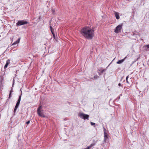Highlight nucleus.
<instances>
[{
    "mask_svg": "<svg viewBox=\"0 0 149 149\" xmlns=\"http://www.w3.org/2000/svg\"><path fill=\"white\" fill-rule=\"evenodd\" d=\"M13 92V90H11L10 91V93H12Z\"/></svg>",
    "mask_w": 149,
    "mask_h": 149,
    "instance_id": "29",
    "label": "nucleus"
},
{
    "mask_svg": "<svg viewBox=\"0 0 149 149\" xmlns=\"http://www.w3.org/2000/svg\"><path fill=\"white\" fill-rule=\"evenodd\" d=\"M146 47H147L148 48H149V45H147L146 46Z\"/></svg>",
    "mask_w": 149,
    "mask_h": 149,
    "instance_id": "27",
    "label": "nucleus"
},
{
    "mask_svg": "<svg viewBox=\"0 0 149 149\" xmlns=\"http://www.w3.org/2000/svg\"><path fill=\"white\" fill-rule=\"evenodd\" d=\"M10 63V60L8 59L6 62V63L4 66V68L6 69L8 67V64Z\"/></svg>",
    "mask_w": 149,
    "mask_h": 149,
    "instance_id": "8",
    "label": "nucleus"
},
{
    "mask_svg": "<svg viewBox=\"0 0 149 149\" xmlns=\"http://www.w3.org/2000/svg\"><path fill=\"white\" fill-rule=\"evenodd\" d=\"M2 84V81L1 80L0 81V86H1V85Z\"/></svg>",
    "mask_w": 149,
    "mask_h": 149,
    "instance_id": "25",
    "label": "nucleus"
},
{
    "mask_svg": "<svg viewBox=\"0 0 149 149\" xmlns=\"http://www.w3.org/2000/svg\"><path fill=\"white\" fill-rule=\"evenodd\" d=\"M114 14L116 19H119L120 18L119 13H117V12H115Z\"/></svg>",
    "mask_w": 149,
    "mask_h": 149,
    "instance_id": "9",
    "label": "nucleus"
},
{
    "mask_svg": "<svg viewBox=\"0 0 149 149\" xmlns=\"http://www.w3.org/2000/svg\"><path fill=\"white\" fill-rule=\"evenodd\" d=\"M84 149H88V148H87V147L86 148H85Z\"/></svg>",
    "mask_w": 149,
    "mask_h": 149,
    "instance_id": "31",
    "label": "nucleus"
},
{
    "mask_svg": "<svg viewBox=\"0 0 149 149\" xmlns=\"http://www.w3.org/2000/svg\"><path fill=\"white\" fill-rule=\"evenodd\" d=\"M123 24H122L118 26L115 29L114 32L116 33H118L121 32V30L122 29Z\"/></svg>",
    "mask_w": 149,
    "mask_h": 149,
    "instance_id": "3",
    "label": "nucleus"
},
{
    "mask_svg": "<svg viewBox=\"0 0 149 149\" xmlns=\"http://www.w3.org/2000/svg\"><path fill=\"white\" fill-rule=\"evenodd\" d=\"M95 145V143H93L91 144L89 146H88L87 147V148H88V149H90V148H93L92 147Z\"/></svg>",
    "mask_w": 149,
    "mask_h": 149,
    "instance_id": "12",
    "label": "nucleus"
},
{
    "mask_svg": "<svg viewBox=\"0 0 149 149\" xmlns=\"http://www.w3.org/2000/svg\"><path fill=\"white\" fill-rule=\"evenodd\" d=\"M50 30L51 32L52 33V34H53V36H54V29H53L52 27L51 26H50Z\"/></svg>",
    "mask_w": 149,
    "mask_h": 149,
    "instance_id": "10",
    "label": "nucleus"
},
{
    "mask_svg": "<svg viewBox=\"0 0 149 149\" xmlns=\"http://www.w3.org/2000/svg\"><path fill=\"white\" fill-rule=\"evenodd\" d=\"M107 139H105L104 138V142H106Z\"/></svg>",
    "mask_w": 149,
    "mask_h": 149,
    "instance_id": "22",
    "label": "nucleus"
},
{
    "mask_svg": "<svg viewBox=\"0 0 149 149\" xmlns=\"http://www.w3.org/2000/svg\"><path fill=\"white\" fill-rule=\"evenodd\" d=\"M98 74H99L100 75H101L100 73H98Z\"/></svg>",
    "mask_w": 149,
    "mask_h": 149,
    "instance_id": "32",
    "label": "nucleus"
},
{
    "mask_svg": "<svg viewBox=\"0 0 149 149\" xmlns=\"http://www.w3.org/2000/svg\"><path fill=\"white\" fill-rule=\"evenodd\" d=\"M81 34L87 39H91L94 36V30L89 27L85 26L81 31Z\"/></svg>",
    "mask_w": 149,
    "mask_h": 149,
    "instance_id": "1",
    "label": "nucleus"
},
{
    "mask_svg": "<svg viewBox=\"0 0 149 149\" xmlns=\"http://www.w3.org/2000/svg\"><path fill=\"white\" fill-rule=\"evenodd\" d=\"M107 139H105L104 138V142H106Z\"/></svg>",
    "mask_w": 149,
    "mask_h": 149,
    "instance_id": "21",
    "label": "nucleus"
},
{
    "mask_svg": "<svg viewBox=\"0 0 149 149\" xmlns=\"http://www.w3.org/2000/svg\"><path fill=\"white\" fill-rule=\"evenodd\" d=\"M78 116L81 118L84 119L85 120L86 119L88 120L89 119V115H88L85 114L83 113H80L79 114Z\"/></svg>",
    "mask_w": 149,
    "mask_h": 149,
    "instance_id": "2",
    "label": "nucleus"
},
{
    "mask_svg": "<svg viewBox=\"0 0 149 149\" xmlns=\"http://www.w3.org/2000/svg\"><path fill=\"white\" fill-rule=\"evenodd\" d=\"M20 38H19L18 39V40H16V41L15 42L12 44V45H16L17 43H18L20 41Z\"/></svg>",
    "mask_w": 149,
    "mask_h": 149,
    "instance_id": "11",
    "label": "nucleus"
},
{
    "mask_svg": "<svg viewBox=\"0 0 149 149\" xmlns=\"http://www.w3.org/2000/svg\"><path fill=\"white\" fill-rule=\"evenodd\" d=\"M98 77L97 76H97H94V78L95 79H96V78H97Z\"/></svg>",
    "mask_w": 149,
    "mask_h": 149,
    "instance_id": "23",
    "label": "nucleus"
},
{
    "mask_svg": "<svg viewBox=\"0 0 149 149\" xmlns=\"http://www.w3.org/2000/svg\"><path fill=\"white\" fill-rule=\"evenodd\" d=\"M53 36V37H54V39L56 40V37H55V34L54 33V36Z\"/></svg>",
    "mask_w": 149,
    "mask_h": 149,
    "instance_id": "26",
    "label": "nucleus"
},
{
    "mask_svg": "<svg viewBox=\"0 0 149 149\" xmlns=\"http://www.w3.org/2000/svg\"><path fill=\"white\" fill-rule=\"evenodd\" d=\"M118 86H121V84H120V83H119L118 84Z\"/></svg>",
    "mask_w": 149,
    "mask_h": 149,
    "instance_id": "28",
    "label": "nucleus"
},
{
    "mask_svg": "<svg viewBox=\"0 0 149 149\" xmlns=\"http://www.w3.org/2000/svg\"><path fill=\"white\" fill-rule=\"evenodd\" d=\"M98 70L101 72V73L102 74L106 70V69L103 70L100 69Z\"/></svg>",
    "mask_w": 149,
    "mask_h": 149,
    "instance_id": "14",
    "label": "nucleus"
},
{
    "mask_svg": "<svg viewBox=\"0 0 149 149\" xmlns=\"http://www.w3.org/2000/svg\"><path fill=\"white\" fill-rule=\"evenodd\" d=\"M21 95H19L18 101L15 105L19 107L21 100Z\"/></svg>",
    "mask_w": 149,
    "mask_h": 149,
    "instance_id": "6",
    "label": "nucleus"
},
{
    "mask_svg": "<svg viewBox=\"0 0 149 149\" xmlns=\"http://www.w3.org/2000/svg\"><path fill=\"white\" fill-rule=\"evenodd\" d=\"M14 81H15V80H14V79H13V85H14Z\"/></svg>",
    "mask_w": 149,
    "mask_h": 149,
    "instance_id": "20",
    "label": "nucleus"
},
{
    "mask_svg": "<svg viewBox=\"0 0 149 149\" xmlns=\"http://www.w3.org/2000/svg\"><path fill=\"white\" fill-rule=\"evenodd\" d=\"M37 113L39 116L43 118L45 117V115L44 114L43 110L37 111Z\"/></svg>",
    "mask_w": 149,
    "mask_h": 149,
    "instance_id": "5",
    "label": "nucleus"
},
{
    "mask_svg": "<svg viewBox=\"0 0 149 149\" xmlns=\"http://www.w3.org/2000/svg\"><path fill=\"white\" fill-rule=\"evenodd\" d=\"M30 120H28V121H27L26 122V124H27L28 125V124H29L30 123Z\"/></svg>",
    "mask_w": 149,
    "mask_h": 149,
    "instance_id": "19",
    "label": "nucleus"
},
{
    "mask_svg": "<svg viewBox=\"0 0 149 149\" xmlns=\"http://www.w3.org/2000/svg\"><path fill=\"white\" fill-rule=\"evenodd\" d=\"M127 56H125L123 59L122 60H118L117 62V63L119 64L122 63L125 61V60Z\"/></svg>",
    "mask_w": 149,
    "mask_h": 149,
    "instance_id": "7",
    "label": "nucleus"
},
{
    "mask_svg": "<svg viewBox=\"0 0 149 149\" xmlns=\"http://www.w3.org/2000/svg\"><path fill=\"white\" fill-rule=\"evenodd\" d=\"M42 106H40L37 109V111H39L40 110H41V109H42Z\"/></svg>",
    "mask_w": 149,
    "mask_h": 149,
    "instance_id": "16",
    "label": "nucleus"
},
{
    "mask_svg": "<svg viewBox=\"0 0 149 149\" xmlns=\"http://www.w3.org/2000/svg\"><path fill=\"white\" fill-rule=\"evenodd\" d=\"M129 75L127 76L126 77V80H128V78H129Z\"/></svg>",
    "mask_w": 149,
    "mask_h": 149,
    "instance_id": "24",
    "label": "nucleus"
},
{
    "mask_svg": "<svg viewBox=\"0 0 149 149\" xmlns=\"http://www.w3.org/2000/svg\"><path fill=\"white\" fill-rule=\"evenodd\" d=\"M104 139H107L108 138L107 133L105 132H104Z\"/></svg>",
    "mask_w": 149,
    "mask_h": 149,
    "instance_id": "13",
    "label": "nucleus"
},
{
    "mask_svg": "<svg viewBox=\"0 0 149 149\" xmlns=\"http://www.w3.org/2000/svg\"><path fill=\"white\" fill-rule=\"evenodd\" d=\"M126 81L127 82V83H129V82H128V80H126Z\"/></svg>",
    "mask_w": 149,
    "mask_h": 149,
    "instance_id": "30",
    "label": "nucleus"
},
{
    "mask_svg": "<svg viewBox=\"0 0 149 149\" xmlns=\"http://www.w3.org/2000/svg\"><path fill=\"white\" fill-rule=\"evenodd\" d=\"M90 123H91V125L93 126V125H95V123H93L92 122H91Z\"/></svg>",
    "mask_w": 149,
    "mask_h": 149,
    "instance_id": "17",
    "label": "nucleus"
},
{
    "mask_svg": "<svg viewBox=\"0 0 149 149\" xmlns=\"http://www.w3.org/2000/svg\"><path fill=\"white\" fill-rule=\"evenodd\" d=\"M18 107V106L15 105V108L14 109V115L15 114V113Z\"/></svg>",
    "mask_w": 149,
    "mask_h": 149,
    "instance_id": "15",
    "label": "nucleus"
},
{
    "mask_svg": "<svg viewBox=\"0 0 149 149\" xmlns=\"http://www.w3.org/2000/svg\"><path fill=\"white\" fill-rule=\"evenodd\" d=\"M11 93H11L10 92V94H9V98H10L11 97Z\"/></svg>",
    "mask_w": 149,
    "mask_h": 149,
    "instance_id": "18",
    "label": "nucleus"
},
{
    "mask_svg": "<svg viewBox=\"0 0 149 149\" xmlns=\"http://www.w3.org/2000/svg\"><path fill=\"white\" fill-rule=\"evenodd\" d=\"M28 23V22L24 20H19L16 23V25L17 26H21Z\"/></svg>",
    "mask_w": 149,
    "mask_h": 149,
    "instance_id": "4",
    "label": "nucleus"
}]
</instances>
